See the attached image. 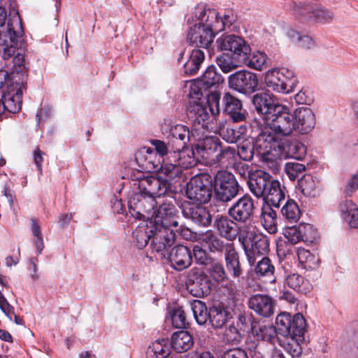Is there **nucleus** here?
Returning a JSON list of instances; mask_svg holds the SVG:
<instances>
[{"label": "nucleus", "mask_w": 358, "mask_h": 358, "mask_svg": "<svg viewBox=\"0 0 358 358\" xmlns=\"http://www.w3.org/2000/svg\"><path fill=\"white\" fill-rule=\"evenodd\" d=\"M15 45L10 44L9 40L0 35V52L3 59H9L15 52Z\"/></svg>", "instance_id": "61"}, {"label": "nucleus", "mask_w": 358, "mask_h": 358, "mask_svg": "<svg viewBox=\"0 0 358 358\" xmlns=\"http://www.w3.org/2000/svg\"><path fill=\"white\" fill-rule=\"evenodd\" d=\"M206 249L200 245H194L193 248V254L196 264L208 266L213 259L206 252Z\"/></svg>", "instance_id": "58"}, {"label": "nucleus", "mask_w": 358, "mask_h": 358, "mask_svg": "<svg viewBox=\"0 0 358 358\" xmlns=\"http://www.w3.org/2000/svg\"><path fill=\"white\" fill-rule=\"evenodd\" d=\"M306 323L304 317L300 313L292 317L290 314L282 313L275 319V326L259 324L253 327V331L257 338L273 343L278 336L287 340L288 345L296 343L299 345L305 340Z\"/></svg>", "instance_id": "2"}, {"label": "nucleus", "mask_w": 358, "mask_h": 358, "mask_svg": "<svg viewBox=\"0 0 358 358\" xmlns=\"http://www.w3.org/2000/svg\"><path fill=\"white\" fill-rule=\"evenodd\" d=\"M172 322L176 328H185L188 324L185 311L181 308H176L172 314Z\"/></svg>", "instance_id": "62"}, {"label": "nucleus", "mask_w": 358, "mask_h": 358, "mask_svg": "<svg viewBox=\"0 0 358 358\" xmlns=\"http://www.w3.org/2000/svg\"><path fill=\"white\" fill-rule=\"evenodd\" d=\"M220 152L213 161L222 167L227 168L234 164L236 150L234 147L225 146L220 148Z\"/></svg>", "instance_id": "46"}, {"label": "nucleus", "mask_w": 358, "mask_h": 358, "mask_svg": "<svg viewBox=\"0 0 358 358\" xmlns=\"http://www.w3.org/2000/svg\"><path fill=\"white\" fill-rule=\"evenodd\" d=\"M305 169V166L298 162H288L285 167V171L291 180H294Z\"/></svg>", "instance_id": "60"}, {"label": "nucleus", "mask_w": 358, "mask_h": 358, "mask_svg": "<svg viewBox=\"0 0 358 358\" xmlns=\"http://www.w3.org/2000/svg\"><path fill=\"white\" fill-rule=\"evenodd\" d=\"M358 189V172L353 174L343 189L345 197H350Z\"/></svg>", "instance_id": "64"}, {"label": "nucleus", "mask_w": 358, "mask_h": 358, "mask_svg": "<svg viewBox=\"0 0 358 358\" xmlns=\"http://www.w3.org/2000/svg\"><path fill=\"white\" fill-rule=\"evenodd\" d=\"M247 236L241 241L247 259L250 266L255 264L256 255H266L269 250L268 238L257 230L256 226H250L246 231Z\"/></svg>", "instance_id": "6"}, {"label": "nucleus", "mask_w": 358, "mask_h": 358, "mask_svg": "<svg viewBox=\"0 0 358 358\" xmlns=\"http://www.w3.org/2000/svg\"><path fill=\"white\" fill-rule=\"evenodd\" d=\"M266 85L272 90L287 94L292 91L296 79L292 71L287 69H273L266 72L264 78Z\"/></svg>", "instance_id": "11"}, {"label": "nucleus", "mask_w": 358, "mask_h": 358, "mask_svg": "<svg viewBox=\"0 0 358 358\" xmlns=\"http://www.w3.org/2000/svg\"><path fill=\"white\" fill-rule=\"evenodd\" d=\"M231 317L230 313L223 307L214 306L210 308L208 320L215 329L224 327Z\"/></svg>", "instance_id": "38"}, {"label": "nucleus", "mask_w": 358, "mask_h": 358, "mask_svg": "<svg viewBox=\"0 0 358 358\" xmlns=\"http://www.w3.org/2000/svg\"><path fill=\"white\" fill-rule=\"evenodd\" d=\"M274 113L266 122L275 134L288 136L294 130V115L288 107L281 105L277 106Z\"/></svg>", "instance_id": "13"}, {"label": "nucleus", "mask_w": 358, "mask_h": 358, "mask_svg": "<svg viewBox=\"0 0 358 358\" xmlns=\"http://www.w3.org/2000/svg\"><path fill=\"white\" fill-rule=\"evenodd\" d=\"M192 21L199 22L190 27L187 41L195 47L208 49L217 33V12L203 5H198L192 13Z\"/></svg>", "instance_id": "3"}, {"label": "nucleus", "mask_w": 358, "mask_h": 358, "mask_svg": "<svg viewBox=\"0 0 358 358\" xmlns=\"http://www.w3.org/2000/svg\"><path fill=\"white\" fill-rule=\"evenodd\" d=\"M212 177L208 173L194 176L187 183V198L193 203H207L212 196Z\"/></svg>", "instance_id": "7"}, {"label": "nucleus", "mask_w": 358, "mask_h": 358, "mask_svg": "<svg viewBox=\"0 0 358 358\" xmlns=\"http://www.w3.org/2000/svg\"><path fill=\"white\" fill-rule=\"evenodd\" d=\"M26 86L13 82L8 85L7 91L2 95L1 100L0 99L1 115L5 110L15 113L20 110L22 103V94L27 89Z\"/></svg>", "instance_id": "15"}, {"label": "nucleus", "mask_w": 358, "mask_h": 358, "mask_svg": "<svg viewBox=\"0 0 358 358\" xmlns=\"http://www.w3.org/2000/svg\"><path fill=\"white\" fill-rule=\"evenodd\" d=\"M317 239V231L313 225L301 224L297 228L293 229V236L291 241L292 243L303 241L306 245H311L316 243Z\"/></svg>", "instance_id": "33"}, {"label": "nucleus", "mask_w": 358, "mask_h": 358, "mask_svg": "<svg viewBox=\"0 0 358 358\" xmlns=\"http://www.w3.org/2000/svg\"><path fill=\"white\" fill-rule=\"evenodd\" d=\"M191 134L192 131H190L187 126L177 124L172 127L168 137L169 145L171 144V149L180 150L185 148L190 141Z\"/></svg>", "instance_id": "28"}, {"label": "nucleus", "mask_w": 358, "mask_h": 358, "mask_svg": "<svg viewBox=\"0 0 358 358\" xmlns=\"http://www.w3.org/2000/svg\"><path fill=\"white\" fill-rule=\"evenodd\" d=\"M248 306L257 314L264 317H268L273 314V301L271 296L266 294L252 295L249 299Z\"/></svg>", "instance_id": "27"}, {"label": "nucleus", "mask_w": 358, "mask_h": 358, "mask_svg": "<svg viewBox=\"0 0 358 358\" xmlns=\"http://www.w3.org/2000/svg\"><path fill=\"white\" fill-rule=\"evenodd\" d=\"M224 261L228 273L235 279L239 278L243 274V268L240 257L234 244L229 245L224 252Z\"/></svg>", "instance_id": "29"}, {"label": "nucleus", "mask_w": 358, "mask_h": 358, "mask_svg": "<svg viewBox=\"0 0 358 358\" xmlns=\"http://www.w3.org/2000/svg\"><path fill=\"white\" fill-rule=\"evenodd\" d=\"M185 285L189 292L196 297L207 296L211 290L210 280L198 268H193L189 271Z\"/></svg>", "instance_id": "14"}, {"label": "nucleus", "mask_w": 358, "mask_h": 358, "mask_svg": "<svg viewBox=\"0 0 358 358\" xmlns=\"http://www.w3.org/2000/svg\"><path fill=\"white\" fill-rule=\"evenodd\" d=\"M315 3L310 2H292L290 5V14L299 22H312Z\"/></svg>", "instance_id": "31"}, {"label": "nucleus", "mask_w": 358, "mask_h": 358, "mask_svg": "<svg viewBox=\"0 0 358 358\" xmlns=\"http://www.w3.org/2000/svg\"><path fill=\"white\" fill-rule=\"evenodd\" d=\"M177 212L174 203L166 199L156 205L155 214L150 220H154L155 227H177L178 226V222L176 220Z\"/></svg>", "instance_id": "18"}, {"label": "nucleus", "mask_w": 358, "mask_h": 358, "mask_svg": "<svg viewBox=\"0 0 358 358\" xmlns=\"http://www.w3.org/2000/svg\"><path fill=\"white\" fill-rule=\"evenodd\" d=\"M282 216L290 222H297L301 216L298 204L293 199H288L281 209Z\"/></svg>", "instance_id": "51"}, {"label": "nucleus", "mask_w": 358, "mask_h": 358, "mask_svg": "<svg viewBox=\"0 0 358 358\" xmlns=\"http://www.w3.org/2000/svg\"><path fill=\"white\" fill-rule=\"evenodd\" d=\"M152 236L151 246L157 252H163L176 241V234L171 227H155Z\"/></svg>", "instance_id": "22"}, {"label": "nucleus", "mask_w": 358, "mask_h": 358, "mask_svg": "<svg viewBox=\"0 0 358 358\" xmlns=\"http://www.w3.org/2000/svg\"><path fill=\"white\" fill-rule=\"evenodd\" d=\"M153 231L154 229L148 227V225L138 226L132 232L136 247L142 249L146 246L151 236L152 237Z\"/></svg>", "instance_id": "47"}, {"label": "nucleus", "mask_w": 358, "mask_h": 358, "mask_svg": "<svg viewBox=\"0 0 358 358\" xmlns=\"http://www.w3.org/2000/svg\"><path fill=\"white\" fill-rule=\"evenodd\" d=\"M297 256L299 263L306 269H315L319 266L320 258L311 253L309 250L300 248L297 250Z\"/></svg>", "instance_id": "49"}, {"label": "nucleus", "mask_w": 358, "mask_h": 358, "mask_svg": "<svg viewBox=\"0 0 358 358\" xmlns=\"http://www.w3.org/2000/svg\"><path fill=\"white\" fill-rule=\"evenodd\" d=\"M217 64L224 73H229L238 67L239 64L229 54L222 53L217 57Z\"/></svg>", "instance_id": "56"}, {"label": "nucleus", "mask_w": 358, "mask_h": 358, "mask_svg": "<svg viewBox=\"0 0 358 358\" xmlns=\"http://www.w3.org/2000/svg\"><path fill=\"white\" fill-rule=\"evenodd\" d=\"M253 265L254 271L258 278H267L271 283L276 282L275 276V268L272 261L268 257H263L260 260H256Z\"/></svg>", "instance_id": "37"}, {"label": "nucleus", "mask_w": 358, "mask_h": 358, "mask_svg": "<svg viewBox=\"0 0 358 358\" xmlns=\"http://www.w3.org/2000/svg\"><path fill=\"white\" fill-rule=\"evenodd\" d=\"M191 309L192 310L194 317L196 322L203 325L208 321L210 316V309L208 308L206 303L200 300H194L191 303Z\"/></svg>", "instance_id": "50"}, {"label": "nucleus", "mask_w": 358, "mask_h": 358, "mask_svg": "<svg viewBox=\"0 0 358 358\" xmlns=\"http://www.w3.org/2000/svg\"><path fill=\"white\" fill-rule=\"evenodd\" d=\"M23 32L20 16L17 14L6 20V11L0 6V35L7 38L10 44L16 45L23 41Z\"/></svg>", "instance_id": "12"}, {"label": "nucleus", "mask_w": 358, "mask_h": 358, "mask_svg": "<svg viewBox=\"0 0 358 358\" xmlns=\"http://www.w3.org/2000/svg\"><path fill=\"white\" fill-rule=\"evenodd\" d=\"M134 187L138 192L129 196L128 208L133 217L139 220H150L155 214V208L158 202L157 198L169 195L171 183L167 179L152 176L138 177L134 180Z\"/></svg>", "instance_id": "1"}, {"label": "nucleus", "mask_w": 358, "mask_h": 358, "mask_svg": "<svg viewBox=\"0 0 358 358\" xmlns=\"http://www.w3.org/2000/svg\"><path fill=\"white\" fill-rule=\"evenodd\" d=\"M208 266V271L214 280L220 282L227 279V273L220 262L213 259Z\"/></svg>", "instance_id": "55"}, {"label": "nucleus", "mask_w": 358, "mask_h": 358, "mask_svg": "<svg viewBox=\"0 0 358 358\" xmlns=\"http://www.w3.org/2000/svg\"><path fill=\"white\" fill-rule=\"evenodd\" d=\"M185 217L201 227H208L211 224L212 217L209 210L203 206H196L183 210Z\"/></svg>", "instance_id": "32"}, {"label": "nucleus", "mask_w": 358, "mask_h": 358, "mask_svg": "<svg viewBox=\"0 0 358 358\" xmlns=\"http://www.w3.org/2000/svg\"><path fill=\"white\" fill-rule=\"evenodd\" d=\"M204 52L199 49H194L192 50L189 59L183 66L185 74L193 76L199 69L201 64L204 60Z\"/></svg>", "instance_id": "43"}, {"label": "nucleus", "mask_w": 358, "mask_h": 358, "mask_svg": "<svg viewBox=\"0 0 358 358\" xmlns=\"http://www.w3.org/2000/svg\"><path fill=\"white\" fill-rule=\"evenodd\" d=\"M260 219L262 226L268 233L277 231V214L269 205L262 207Z\"/></svg>", "instance_id": "40"}, {"label": "nucleus", "mask_w": 358, "mask_h": 358, "mask_svg": "<svg viewBox=\"0 0 358 358\" xmlns=\"http://www.w3.org/2000/svg\"><path fill=\"white\" fill-rule=\"evenodd\" d=\"M224 112L234 122L245 121L248 113L243 108L241 101L229 92L224 94L222 97Z\"/></svg>", "instance_id": "21"}, {"label": "nucleus", "mask_w": 358, "mask_h": 358, "mask_svg": "<svg viewBox=\"0 0 358 358\" xmlns=\"http://www.w3.org/2000/svg\"><path fill=\"white\" fill-rule=\"evenodd\" d=\"M219 23L217 24V32L218 31L230 28L236 21L237 15L231 10H226L223 17H220L217 15Z\"/></svg>", "instance_id": "59"}, {"label": "nucleus", "mask_w": 358, "mask_h": 358, "mask_svg": "<svg viewBox=\"0 0 358 358\" xmlns=\"http://www.w3.org/2000/svg\"><path fill=\"white\" fill-rule=\"evenodd\" d=\"M266 59L267 57L264 53L257 51L252 55L250 54L242 57L239 62L250 68L260 71L265 65Z\"/></svg>", "instance_id": "48"}, {"label": "nucleus", "mask_w": 358, "mask_h": 358, "mask_svg": "<svg viewBox=\"0 0 358 358\" xmlns=\"http://www.w3.org/2000/svg\"><path fill=\"white\" fill-rule=\"evenodd\" d=\"M255 209L254 199L246 194L231 205L227 210V214L241 226L249 228L250 226H255L253 221Z\"/></svg>", "instance_id": "9"}, {"label": "nucleus", "mask_w": 358, "mask_h": 358, "mask_svg": "<svg viewBox=\"0 0 358 358\" xmlns=\"http://www.w3.org/2000/svg\"><path fill=\"white\" fill-rule=\"evenodd\" d=\"M287 286L297 292L306 294L312 289L309 281L298 273H291L286 278Z\"/></svg>", "instance_id": "41"}, {"label": "nucleus", "mask_w": 358, "mask_h": 358, "mask_svg": "<svg viewBox=\"0 0 358 358\" xmlns=\"http://www.w3.org/2000/svg\"><path fill=\"white\" fill-rule=\"evenodd\" d=\"M283 148L284 150L282 155L280 156L278 159L290 157L296 159H301L306 152V148L304 145L297 141H283Z\"/></svg>", "instance_id": "42"}, {"label": "nucleus", "mask_w": 358, "mask_h": 358, "mask_svg": "<svg viewBox=\"0 0 358 358\" xmlns=\"http://www.w3.org/2000/svg\"><path fill=\"white\" fill-rule=\"evenodd\" d=\"M318 182L311 175H304L298 182L299 188L307 197H315L318 194Z\"/></svg>", "instance_id": "45"}, {"label": "nucleus", "mask_w": 358, "mask_h": 358, "mask_svg": "<svg viewBox=\"0 0 358 358\" xmlns=\"http://www.w3.org/2000/svg\"><path fill=\"white\" fill-rule=\"evenodd\" d=\"M31 231L34 236L33 243L37 250L38 255L41 254L44 248V243L39 221L34 218L31 220Z\"/></svg>", "instance_id": "54"}, {"label": "nucleus", "mask_w": 358, "mask_h": 358, "mask_svg": "<svg viewBox=\"0 0 358 358\" xmlns=\"http://www.w3.org/2000/svg\"><path fill=\"white\" fill-rule=\"evenodd\" d=\"M229 87L241 94L254 92L258 85V79L255 73L248 71H238L230 75L228 78Z\"/></svg>", "instance_id": "16"}, {"label": "nucleus", "mask_w": 358, "mask_h": 358, "mask_svg": "<svg viewBox=\"0 0 358 358\" xmlns=\"http://www.w3.org/2000/svg\"><path fill=\"white\" fill-rule=\"evenodd\" d=\"M254 147L265 161L278 159L283 152V141L267 123L255 119L251 123Z\"/></svg>", "instance_id": "4"}, {"label": "nucleus", "mask_w": 358, "mask_h": 358, "mask_svg": "<svg viewBox=\"0 0 358 358\" xmlns=\"http://www.w3.org/2000/svg\"><path fill=\"white\" fill-rule=\"evenodd\" d=\"M196 240L203 248L212 253L225 252L227 246L233 245V243H224L218 234L210 229L199 234Z\"/></svg>", "instance_id": "25"}, {"label": "nucleus", "mask_w": 358, "mask_h": 358, "mask_svg": "<svg viewBox=\"0 0 358 358\" xmlns=\"http://www.w3.org/2000/svg\"><path fill=\"white\" fill-rule=\"evenodd\" d=\"M294 130L301 134L310 132L315 125V117L312 110L308 107H299L294 110Z\"/></svg>", "instance_id": "26"}, {"label": "nucleus", "mask_w": 358, "mask_h": 358, "mask_svg": "<svg viewBox=\"0 0 358 358\" xmlns=\"http://www.w3.org/2000/svg\"><path fill=\"white\" fill-rule=\"evenodd\" d=\"M275 180V179L268 173L259 169L252 172L250 180H248V185L253 195L260 198L265 196L266 187Z\"/></svg>", "instance_id": "24"}, {"label": "nucleus", "mask_w": 358, "mask_h": 358, "mask_svg": "<svg viewBox=\"0 0 358 358\" xmlns=\"http://www.w3.org/2000/svg\"><path fill=\"white\" fill-rule=\"evenodd\" d=\"M24 41L15 45V52L10 57L13 62L11 71V82L14 83H19L22 86L27 85L28 78V69L26 66L24 60V48L23 47ZM10 59V58H9ZM6 60H8L7 59Z\"/></svg>", "instance_id": "19"}, {"label": "nucleus", "mask_w": 358, "mask_h": 358, "mask_svg": "<svg viewBox=\"0 0 358 358\" xmlns=\"http://www.w3.org/2000/svg\"><path fill=\"white\" fill-rule=\"evenodd\" d=\"M338 208L341 217L352 213L354 210L358 211L357 205L350 199H345L341 201Z\"/></svg>", "instance_id": "63"}, {"label": "nucleus", "mask_w": 358, "mask_h": 358, "mask_svg": "<svg viewBox=\"0 0 358 358\" xmlns=\"http://www.w3.org/2000/svg\"><path fill=\"white\" fill-rule=\"evenodd\" d=\"M221 148V143L217 136H206L195 146L196 152L201 157L208 159Z\"/></svg>", "instance_id": "34"}, {"label": "nucleus", "mask_w": 358, "mask_h": 358, "mask_svg": "<svg viewBox=\"0 0 358 358\" xmlns=\"http://www.w3.org/2000/svg\"><path fill=\"white\" fill-rule=\"evenodd\" d=\"M216 45L220 50L233 52L238 62L242 57L251 53V48L247 42L242 37L235 34L221 36L216 40Z\"/></svg>", "instance_id": "17"}, {"label": "nucleus", "mask_w": 358, "mask_h": 358, "mask_svg": "<svg viewBox=\"0 0 358 358\" xmlns=\"http://www.w3.org/2000/svg\"><path fill=\"white\" fill-rule=\"evenodd\" d=\"M285 187L282 186L280 182L275 180L268 187H266L265 196L262 198L266 202L278 208L280 202L285 199Z\"/></svg>", "instance_id": "35"}, {"label": "nucleus", "mask_w": 358, "mask_h": 358, "mask_svg": "<svg viewBox=\"0 0 358 358\" xmlns=\"http://www.w3.org/2000/svg\"><path fill=\"white\" fill-rule=\"evenodd\" d=\"M220 94L212 92L208 96L206 105L199 97H191L187 108V115L195 131L213 129L212 122L220 113Z\"/></svg>", "instance_id": "5"}, {"label": "nucleus", "mask_w": 358, "mask_h": 358, "mask_svg": "<svg viewBox=\"0 0 358 358\" xmlns=\"http://www.w3.org/2000/svg\"><path fill=\"white\" fill-rule=\"evenodd\" d=\"M215 196L217 201L228 203L239 194L241 187L236 177L227 171H219L214 176Z\"/></svg>", "instance_id": "8"}, {"label": "nucleus", "mask_w": 358, "mask_h": 358, "mask_svg": "<svg viewBox=\"0 0 358 358\" xmlns=\"http://www.w3.org/2000/svg\"><path fill=\"white\" fill-rule=\"evenodd\" d=\"M171 352L167 341H155L148 347L146 357L147 358H167Z\"/></svg>", "instance_id": "44"}, {"label": "nucleus", "mask_w": 358, "mask_h": 358, "mask_svg": "<svg viewBox=\"0 0 358 358\" xmlns=\"http://www.w3.org/2000/svg\"><path fill=\"white\" fill-rule=\"evenodd\" d=\"M171 347L178 353L189 350L194 344L192 336L186 331H179L171 336Z\"/></svg>", "instance_id": "36"}, {"label": "nucleus", "mask_w": 358, "mask_h": 358, "mask_svg": "<svg viewBox=\"0 0 358 358\" xmlns=\"http://www.w3.org/2000/svg\"><path fill=\"white\" fill-rule=\"evenodd\" d=\"M287 35L292 42L302 48L311 49L315 47L314 41L308 35H301L299 32L292 29L288 30Z\"/></svg>", "instance_id": "52"}, {"label": "nucleus", "mask_w": 358, "mask_h": 358, "mask_svg": "<svg viewBox=\"0 0 358 358\" xmlns=\"http://www.w3.org/2000/svg\"><path fill=\"white\" fill-rule=\"evenodd\" d=\"M213 227L220 236L228 241H234L238 238V241L241 243L244 236H247L248 227L241 226L229 215H217L214 220Z\"/></svg>", "instance_id": "10"}, {"label": "nucleus", "mask_w": 358, "mask_h": 358, "mask_svg": "<svg viewBox=\"0 0 358 358\" xmlns=\"http://www.w3.org/2000/svg\"><path fill=\"white\" fill-rule=\"evenodd\" d=\"M223 80L222 76L216 71L215 67L212 66L207 68L198 82V85L204 90H208L220 85Z\"/></svg>", "instance_id": "39"}, {"label": "nucleus", "mask_w": 358, "mask_h": 358, "mask_svg": "<svg viewBox=\"0 0 358 358\" xmlns=\"http://www.w3.org/2000/svg\"><path fill=\"white\" fill-rule=\"evenodd\" d=\"M195 152V148L191 150L187 148L180 150H173V152H170L169 160L177 163L181 170L182 169H187L194 166L197 163L194 157Z\"/></svg>", "instance_id": "30"}, {"label": "nucleus", "mask_w": 358, "mask_h": 358, "mask_svg": "<svg viewBox=\"0 0 358 358\" xmlns=\"http://www.w3.org/2000/svg\"><path fill=\"white\" fill-rule=\"evenodd\" d=\"M252 102L257 113L262 115L264 122L270 118V115L275 113L274 110L277 108V106L282 105L278 103L274 96L267 92L255 94L252 96Z\"/></svg>", "instance_id": "20"}, {"label": "nucleus", "mask_w": 358, "mask_h": 358, "mask_svg": "<svg viewBox=\"0 0 358 358\" xmlns=\"http://www.w3.org/2000/svg\"><path fill=\"white\" fill-rule=\"evenodd\" d=\"M333 13L324 7L315 3L313 21L318 23H328L333 20Z\"/></svg>", "instance_id": "53"}, {"label": "nucleus", "mask_w": 358, "mask_h": 358, "mask_svg": "<svg viewBox=\"0 0 358 358\" xmlns=\"http://www.w3.org/2000/svg\"><path fill=\"white\" fill-rule=\"evenodd\" d=\"M168 260L173 268L179 271H183L192 263V251L183 245H176L169 252Z\"/></svg>", "instance_id": "23"}, {"label": "nucleus", "mask_w": 358, "mask_h": 358, "mask_svg": "<svg viewBox=\"0 0 358 358\" xmlns=\"http://www.w3.org/2000/svg\"><path fill=\"white\" fill-rule=\"evenodd\" d=\"M181 173L182 171L180 168L177 163H174L173 162L162 164L159 169V173L165 176L169 180L175 179L178 177Z\"/></svg>", "instance_id": "57"}]
</instances>
